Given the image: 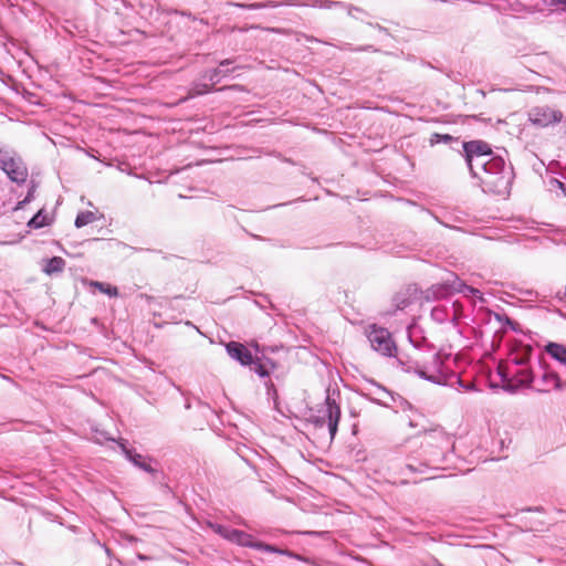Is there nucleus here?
I'll list each match as a JSON object with an SVG mask.
<instances>
[{"instance_id": "nucleus-1", "label": "nucleus", "mask_w": 566, "mask_h": 566, "mask_svg": "<svg viewBox=\"0 0 566 566\" xmlns=\"http://www.w3.org/2000/svg\"><path fill=\"white\" fill-rule=\"evenodd\" d=\"M463 153L470 174L480 180L484 192L509 193L514 174L501 156L493 154L490 145L483 140L463 143Z\"/></svg>"}, {"instance_id": "nucleus-2", "label": "nucleus", "mask_w": 566, "mask_h": 566, "mask_svg": "<svg viewBox=\"0 0 566 566\" xmlns=\"http://www.w3.org/2000/svg\"><path fill=\"white\" fill-rule=\"evenodd\" d=\"M408 338L415 348V353L409 356L407 361L398 356V363L406 371H413L422 379L433 384H444L447 377L443 373V360L439 353L434 352L427 339L420 336V329L417 326L408 328Z\"/></svg>"}, {"instance_id": "nucleus-3", "label": "nucleus", "mask_w": 566, "mask_h": 566, "mask_svg": "<svg viewBox=\"0 0 566 566\" xmlns=\"http://www.w3.org/2000/svg\"><path fill=\"white\" fill-rule=\"evenodd\" d=\"M228 541L235 543L243 547H250L258 551L266 552V553H274L280 555H285L290 557H296V555L287 549H282L276 546L254 541L253 536L251 534H248L243 531L232 528L231 532H228Z\"/></svg>"}, {"instance_id": "nucleus-4", "label": "nucleus", "mask_w": 566, "mask_h": 566, "mask_svg": "<svg viewBox=\"0 0 566 566\" xmlns=\"http://www.w3.org/2000/svg\"><path fill=\"white\" fill-rule=\"evenodd\" d=\"M367 338L371 348L386 357H392L397 352L396 344L388 329L373 325L367 331Z\"/></svg>"}, {"instance_id": "nucleus-5", "label": "nucleus", "mask_w": 566, "mask_h": 566, "mask_svg": "<svg viewBox=\"0 0 566 566\" xmlns=\"http://www.w3.org/2000/svg\"><path fill=\"white\" fill-rule=\"evenodd\" d=\"M530 120L537 126L547 127L552 124L559 123L563 113L547 105L535 106L528 112Z\"/></svg>"}, {"instance_id": "nucleus-6", "label": "nucleus", "mask_w": 566, "mask_h": 566, "mask_svg": "<svg viewBox=\"0 0 566 566\" xmlns=\"http://www.w3.org/2000/svg\"><path fill=\"white\" fill-rule=\"evenodd\" d=\"M0 169L12 182L18 185L24 184L29 176L28 167L19 154L7 161H2Z\"/></svg>"}, {"instance_id": "nucleus-7", "label": "nucleus", "mask_w": 566, "mask_h": 566, "mask_svg": "<svg viewBox=\"0 0 566 566\" xmlns=\"http://www.w3.org/2000/svg\"><path fill=\"white\" fill-rule=\"evenodd\" d=\"M340 419V408L329 396L325 400L324 415L322 423L327 422L331 438L333 439L337 432L338 422Z\"/></svg>"}, {"instance_id": "nucleus-8", "label": "nucleus", "mask_w": 566, "mask_h": 566, "mask_svg": "<svg viewBox=\"0 0 566 566\" xmlns=\"http://www.w3.org/2000/svg\"><path fill=\"white\" fill-rule=\"evenodd\" d=\"M565 386V379L559 373L544 368L536 389L539 392H548L551 389H563Z\"/></svg>"}, {"instance_id": "nucleus-9", "label": "nucleus", "mask_w": 566, "mask_h": 566, "mask_svg": "<svg viewBox=\"0 0 566 566\" xmlns=\"http://www.w3.org/2000/svg\"><path fill=\"white\" fill-rule=\"evenodd\" d=\"M119 446H120V449H122L123 453L125 454L126 459L128 461H130L135 467H137L138 469H140L147 473L153 474L155 478L157 476L158 471L156 469H154L150 465V463L147 461V460L150 461L151 459H146L142 454L137 453L135 450L127 448V446L123 442L119 443Z\"/></svg>"}, {"instance_id": "nucleus-10", "label": "nucleus", "mask_w": 566, "mask_h": 566, "mask_svg": "<svg viewBox=\"0 0 566 566\" xmlns=\"http://www.w3.org/2000/svg\"><path fill=\"white\" fill-rule=\"evenodd\" d=\"M228 355L243 366H251L253 357L251 352L241 343L230 342L226 346Z\"/></svg>"}, {"instance_id": "nucleus-11", "label": "nucleus", "mask_w": 566, "mask_h": 566, "mask_svg": "<svg viewBox=\"0 0 566 566\" xmlns=\"http://www.w3.org/2000/svg\"><path fill=\"white\" fill-rule=\"evenodd\" d=\"M424 442L428 446H434L443 454L452 447L451 438L441 429H434L426 433Z\"/></svg>"}, {"instance_id": "nucleus-12", "label": "nucleus", "mask_w": 566, "mask_h": 566, "mask_svg": "<svg viewBox=\"0 0 566 566\" xmlns=\"http://www.w3.org/2000/svg\"><path fill=\"white\" fill-rule=\"evenodd\" d=\"M533 348L530 345H520L510 354V361L516 367L526 366L530 361Z\"/></svg>"}, {"instance_id": "nucleus-13", "label": "nucleus", "mask_w": 566, "mask_h": 566, "mask_svg": "<svg viewBox=\"0 0 566 566\" xmlns=\"http://www.w3.org/2000/svg\"><path fill=\"white\" fill-rule=\"evenodd\" d=\"M546 352L554 359H556L560 364V366L564 368V371L560 375L565 379V385H566V347L560 344L549 343L546 346Z\"/></svg>"}, {"instance_id": "nucleus-14", "label": "nucleus", "mask_w": 566, "mask_h": 566, "mask_svg": "<svg viewBox=\"0 0 566 566\" xmlns=\"http://www.w3.org/2000/svg\"><path fill=\"white\" fill-rule=\"evenodd\" d=\"M232 63H233V60L226 59L219 63L218 67L207 71L205 73L203 77L209 80L211 82V84L214 85V84L219 83L222 77L228 75V71H222V67L228 66Z\"/></svg>"}, {"instance_id": "nucleus-15", "label": "nucleus", "mask_w": 566, "mask_h": 566, "mask_svg": "<svg viewBox=\"0 0 566 566\" xmlns=\"http://www.w3.org/2000/svg\"><path fill=\"white\" fill-rule=\"evenodd\" d=\"M235 7L249 9V10H256V9H264V8H277L280 6H300L296 2H276V1H264V2H258V3H251V4H243V3H232Z\"/></svg>"}, {"instance_id": "nucleus-16", "label": "nucleus", "mask_w": 566, "mask_h": 566, "mask_svg": "<svg viewBox=\"0 0 566 566\" xmlns=\"http://www.w3.org/2000/svg\"><path fill=\"white\" fill-rule=\"evenodd\" d=\"M513 378L517 382L518 386H531L534 381L533 371L526 366L520 367L515 371H513Z\"/></svg>"}, {"instance_id": "nucleus-17", "label": "nucleus", "mask_w": 566, "mask_h": 566, "mask_svg": "<svg viewBox=\"0 0 566 566\" xmlns=\"http://www.w3.org/2000/svg\"><path fill=\"white\" fill-rule=\"evenodd\" d=\"M65 268V261L61 256H53L49 260H46L45 265L43 268V271L51 275L54 273H60Z\"/></svg>"}, {"instance_id": "nucleus-18", "label": "nucleus", "mask_w": 566, "mask_h": 566, "mask_svg": "<svg viewBox=\"0 0 566 566\" xmlns=\"http://www.w3.org/2000/svg\"><path fill=\"white\" fill-rule=\"evenodd\" d=\"M371 385L375 387V390L371 394L376 395L375 398H370L371 401H374L380 406L387 407L388 402L385 401L382 398L385 396H387V397L394 399L391 391L387 390L385 387H382L381 385H379L375 381H371Z\"/></svg>"}, {"instance_id": "nucleus-19", "label": "nucleus", "mask_w": 566, "mask_h": 566, "mask_svg": "<svg viewBox=\"0 0 566 566\" xmlns=\"http://www.w3.org/2000/svg\"><path fill=\"white\" fill-rule=\"evenodd\" d=\"M96 217H95V213L92 212V211H81L77 216H76V219H75V227L76 228H82L84 226H87L90 223H92L93 221H95Z\"/></svg>"}, {"instance_id": "nucleus-20", "label": "nucleus", "mask_w": 566, "mask_h": 566, "mask_svg": "<svg viewBox=\"0 0 566 566\" xmlns=\"http://www.w3.org/2000/svg\"><path fill=\"white\" fill-rule=\"evenodd\" d=\"M211 91V86L207 83H195L190 91H189V97H196L199 95L207 94Z\"/></svg>"}, {"instance_id": "nucleus-21", "label": "nucleus", "mask_w": 566, "mask_h": 566, "mask_svg": "<svg viewBox=\"0 0 566 566\" xmlns=\"http://www.w3.org/2000/svg\"><path fill=\"white\" fill-rule=\"evenodd\" d=\"M92 285L94 287L98 289L102 293L107 294L109 296H117L118 295V290H117L116 286H111L108 284L102 283V282H97V281L92 282Z\"/></svg>"}, {"instance_id": "nucleus-22", "label": "nucleus", "mask_w": 566, "mask_h": 566, "mask_svg": "<svg viewBox=\"0 0 566 566\" xmlns=\"http://www.w3.org/2000/svg\"><path fill=\"white\" fill-rule=\"evenodd\" d=\"M46 224V216L42 213L40 210L36 214L32 217L29 221L28 226L30 228L40 229Z\"/></svg>"}, {"instance_id": "nucleus-23", "label": "nucleus", "mask_w": 566, "mask_h": 566, "mask_svg": "<svg viewBox=\"0 0 566 566\" xmlns=\"http://www.w3.org/2000/svg\"><path fill=\"white\" fill-rule=\"evenodd\" d=\"M452 290L457 291V292H461L463 293L464 295H480V291L472 287V286H469V285H465L464 283H461L459 282V286L458 287H453Z\"/></svg>"}, {"instance_id": "nucleus-24", "label": "nucleus", "mask_w": 566, "mask_h": 566, "mask_svg": "<svg viewBox=\"0 0 566 566\" xmlns=\"http://www.w3.org/2000/svg\"><path fill=\"white\" fill-rule=\"evenodd\" d=\"M454 138L451 135L434 133L430 137V144L436 145V144H440V143H449Z\"/></svg>"}, {"instance_id": "nucleus-25", "label": "nucleus", "mask_w": 566, "mask_h": 566, "mask_svg": "<svg viewBox=\"0 0 566 566\" xmlns=\"http://www.w3.org/2000/svg\"><path fill=\"white\" fill-rule=\"evenodd\" d=\"M337 48L339 50H350V51H355V52H361V51L377 52L378 51L373 45H364V46H358V48H352V45L349 43H343L340 45H337Z\"/></svg>"}, {"instance_id": "nucleus-26", "label": "nucleus", "mask_w": 566, "mask_h": 566, "mask_svg": "<svg viewBox=\"0 0 566 566\" xmlns=\"http://www.w3.org/2000/svg\"><path fill=\"white\" fill-rule=\"evenodd\" d=\"M405 465H406V469H408L409 471L418 472V473H422L424 471V469L428 467V464L424 462H419L418 464H416L413 461H411L409 459Z\"/></svg>"}, {"instance_id": "nucleus-27", "label": "nucleus", "mask_w": 566, "mask_h": 566, "mask_svg": "<svg viewBox=\"0 0 566 566\" xmlns=\"http://www.w3.org/2000/svg\"><path fill=\"white\" fill-rule=\"evenodd\" d=\"M212 530L219 534L220 536H222L223 538L228 539V532H231V527H228V526H223V525H220V524H213L211 525Z\"/></svg>"}, {"instance_id": "nucleus-28", "label": "nucleus", "mask_w": 566, "mask_h": 566, "mask_svg": "<svg viewBox=\"0 0 566 566\" xmlns=\"http://www.w3.org/2000/svg\"><path fill=\"white\" fill-rule=\"evenodd\" d=\"M315 7L323 8V9H331L336 6H342L340 2L332 1V0H317L315 1Z\"/></svg>"}, {"instance_id": "nucleus-29", "label": "nucleus", "mask_w": 566, "mask_h": 566, "mask_svg": "<svg viewBox=\"0 0 566 566\" xmlns=\"http://www.w3.org/2000/svg\"><path fill=\"white\" fill-rule=\"evenodd\" d=\"M253 367L252 369L261 377H265L269 375V371L268 369L261 364V363H254L253 361Z\"/></svg>"}, {"instance_id": "nucleus-30", "label": "nucleus", "mask_w": 566, "mask_h": 566, "mask_svg": "<svg viewBox=\"0 0 566 566\" xmlns=\"http://www.w3.org/2000/svg\"><path fill=\"white\" fill-rule=\"evenodd\" d=\"M34 189H35V187H34V186H32V187L29 189V191H28V193H27L25 198H24L22 201H20V202L18 203L17 209L21 208L23 205H25V203L30 202V201L33 199Z\"/></svg>"}, {"instance_id": "nucleus-31", "label": "nucleus", "mask_w": 566, "mask_h": 566, "mask_svg": "<svg viewBox=\"0 0 566 566\" xmlns=\"http://www.w3.org/2000/svg\"><path fill=\"white\" fill-rule=\"evenodd\" d=\"M363 13H364V11L357 7L349 6V8H348V15H350L355 19L361 20V18L358 14H363Z\"/></svg>"}, {"instance_id": "nucleus-32", "label": "nucleus", "mask_w": 566, "mask_h": 566, "mask_svg": "<svg viewBox=\"0 0 566 566\" xmlns=\"http://www.w3.org/2000/svg\"><path fill=\"white\" fill-rule=\"evenodd\" d=\"M449 293H450V289L448 286H444V285L437 286V295L439 297L447 296Z\"/></svg>"}, {"instance_id": "nucleus-33", "label": "nucleus", "mask_w": 566, "mask_h": 566, "mask_svg": "<svg viewBox=\"0 0 566 566\" xmlns=\"http://www.w3.org/2000/svg\"><path fill=\"white\" fill-rule=\"evenodd\" d=\"M557 295L559 298L566 297V285H565L564 292H558Z\"/></svg>"}, {"instance_id": "nucleus-34", "label": "nucleus", "mask_w": 566, "mask_h": 566, "mask_svg": "<svg viewBox=\"0 0 566 566\" xmlns=\"http://www.w3.org/2000/svg\"><path fill=\"white\" fill-rule=\"evenodd\" d=\"M368 24L374 27V24H371V23H368ZM375 28H377L379 31H386V29L384 27H381L380 24H376Z\"/></svg>"}, {"instance_id": "nucleus-35", "label": "nucleus", "mask_w": 566, "mask_h": 566, "mask_svg": "<svg viewBox=\"0 0 566 566\" xmlns=\"http://www.w3.org/2000/svg\"><path fill=\"white\" fill-rule=\"evenodd\" d=\"M559 187L562 188L563 192L566 195V185L563 182H558Z\"/></svg>"}, {"instance_id": "nucleus-36", "label": "nucleus", "mask_w": 566, "mask_h": 566, "mask_svg": "<svg viewBox=\"0 0 566 566\" xmlns=\"http://www.w3.org/2000/svg\"><path fill=\"white\" fill-rule=\"evenodd\" d=\"M440 313H442V311H441V310H439V308H434V310L432 311V315H433V316H436L437 314H440Z\"/></svg>"}, {"instance_id": "nucleus-37", "label": "nucleus", "mask_w": 566, "mask_h": 566, "mask_svg": "<svg viewBox=\"0 0 566 566\" xmlns=\"http://www.w3.org/2000/svg\"><path fill=\"white\" fill-rule=\"evenodd\" d=\"M307 41H311V42H312V41H314V42H319L317 39L312 38V36H311V38H307Z\"/></svg>"}, {"instance_id": "nucleus-38", "label": "nucleus", "mask_w": 566, "mask_h": 566, "mask_svg": "<svg viewBox=\"0 0 566 566\" xmlns=\"http://www.w3.org/2000/svg\"><path fill=\"white\" fill-rule=\"evenodd\" d=\"M222 71H228V75H229L232 70L228 69V66H224V67H222Z\"/></svg>"}, {"instance_id": "nucleus-39", "label": "nucleus", "mask_w": 566, "mask_h": 566, "mask_svg": "<svg viewBox=\"0 0 566 566\" xmlns=\"http://www.w3.org/2000/svg\"><path fill=\"white\" fill-rule=\"evenodd\" d=\"M506 321H507V323H509L510 325H512V324H513V322H512L511 319L506 318Z\"/></svg>"}]
</instances>
